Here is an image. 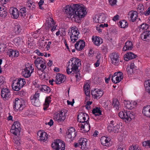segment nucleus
I'll return each instance as SVG.
<instances>
[{
    "instance_id": "nucleus-1",
    "label": "nucleus",
    "mask_w": 150,
    "mask_h": 150,
    "mask_svg": "<svg viewBox=\"0 0 150 150\" xmlns=\"http://www.w3.org/2000/svg\"><path fill=\"white\" fill-rule=\"evenodd\" d=\"M65 8V12L76 22L79 21V18L84 17L87 13L84 6L82 4H72L70 6H66Z\"/></svg>"
},
{
    "instance_id": "nucleus-2",
    "label": "nucleus",
    "mask_w": 150,
    "mask_h": 150,
    "mask_svg": "<svg viewBox=\"0 0 150 150\" xmlns=\"http://www.w3.org/2000/svg\"><path fill=\"white\" fill-rule=\"evenodd\" d=\"M70 61L72 62L71 65H69L67 67V72L68 74H71L72 72H77L78 71V67L80 61L79 60L76 58H73L71 59Z\"/></svg>"
},
{
    "instance_id": "nucleus-3",
    "label": "nucleus",
    "mask_w": 150,
    "mask_h": 150,
    "mask_svg": "<svg viewBox=\"0 0 150 150\" xmlns=\"http://www.w3.org/2000/svg\"><path fill=\"white\" fill-rule=\"evenodd\" d=\"M34 64L38 70L42 71L46 68V62L42 57H38L35 61Z\"/></svg>"
},
{
    "instance_id": "nucleus-4",
    "label": "nucleus",
    "mask_w": 150,
    "mask_h": 150,
    "mask_svg": "<svg viewBox=\"0 0 150 150\" xmlns=\"http://www.w3.org/2000/svg\"><path fill=\"white\" fill-rule=\"evenodd\" d=\"M51 146L55 150H64L65 147L64 142L60 139L55 140Z\"/></svg>"
},
{
    "instance_id": "nucleus-5",
    "label": "nucleus",
    "mask_w": 150,
    "mask_h": 150,
    "mask_svg": "<svg viewBox=\"0 0 150 150\" xmlns=\"http://www.w3.org/2000/svg\"><path fill=\"white\" fill-rule=\"evenodd\" d=\"M67 111L65 110H61L54 115V119L57 121L58 122L63 121L66 118L65 114Z\"/></svg>"
},
{
    "instance_id": "nucleus-6",
    "label": "nucleus",
    "mask_w": 150,
    "mask_h": 150,
    "mask_svg": "<svg viewBox=\"0 0 150 150\" xmlns=\"http://www.w3.org/2000/svg\"><path fill=\"white\" fill-rule=\"evenodd\" d=\"M13 103L14 104L13 106L14 109L20 111L23 110L25 107L24 102L21 99H19L18 98H16Z\"/></svg>"
},
{
    "instance_id": "nucleus-7",
    "label": "nucleus",
    "mask_w": 150,
    "mask_h": 150,
    "mask_svg": "<svg viewBox=\"0 0 150 150\" xmlns=\"http://www.w3.org/2000/svg\"><path fill=\"white\" fill-rule=\"evenodd\" d=\"M20 126L21 125L19 122H15L12 126L11 132L14 134H19L21 130Z\"/></svg>"
},
{
    "instance_id": "nucleus-8",
    "label": "nucleus",
    "mask_w": 150,
    "mask_h": 150,
    "mask_svg": "<svg viewBox=\"0 0 150 150\" xmlns=\"http://www.w3.org/2000/svg\"><path fill=\"white\" fill-rule=\"evenodd\" d=\"M78 125L79 127L81 128L80 129L81 130L82 129H83L82 131H81L83 133L88 132L91 127L88 120H87L86 122H83V123H79Z\"/></svg>"
},
{
    "instance_id": "nucleus-9",
    "label": "nucleus",
    "mask_w": 150,
    "mask_h": 150,
    "mask_svg": "<svg viewBox=\"0 0 150 150\" xmlns=\"http://www.w3.org/2000/svg\"><path fill=\"white\" fill-rule=\"evenodd\" d=\"M118 125L114 123L113 120L110 122V123L107 127V129L109 132H113L114 133H117L118 132Z\"/></svg>"
},
{
    "instance_id": "nucleus-10",
    "label": "nucleus",
    "mask_w": 150,
    "mask_h": 150,
    "mask_svg": "<svg viewBox=\"0 0 150 150\" xmlns=\"http://www.w3.org/2000/svg\"><path fill=\"white\" fill-rule=\"evenodd\" d=\"M75 131V129L72 127L70 128L66 132V138L70 139L71 140L69 141L73 140L74 138L76 137V134Z\"/></svg>"
},
{
    "instance_id": "nucleus-11",
    "label": "nucleus",
    "mask_w": 150,
    "mask_h": 150,
    "mask_svg": "<svg viewBox=\"0 0 150 150\" xmlns=\"http://www.w3.org/2000/svg\"><path fill=\"white\" fill-rule=\"evenodd\" d=\"M106 16L103 13H100L97 16H96L93 18V21L97 23H103L106 18Z\"/></svg>"
},
{
    "instance_id": "nucleus-12",
    "label": "nucleus",
    "mask_w": 150,
    "mask_h": 150,
    "mask_svg": "<svg viewBox=\"0 0 150 150\" xmlns=\"http://www.w3.org/2000/svg\"><path fill=\"white\" fill-rule=\"evenodd\" d=\"M1 88V97L4 100L8 99L11 95L10 90L7 88Z\"/></svg>"
},
{
    "instance_id": "nucleus-13",
    "label": "nucleus",
    "mask_w": 150,
    "mask_h": 150,
    "mask_svg": "<svg viewBox=\"0 0 150 150\" xmlns=\"http://www.w3.org/2000/svg\"><path fill=\"white\" fill-rule=\"evenodd\" d=\"M91 94L94 96V98L96 99H99L103 95V92L101 89H94L91 91Z\"/></svg>"
},
{
    "instance_id": "nucleus-14",
    "label": "nucleus",
    "mask_w": 150,
    "mask_h": 150,
    "mask_svg": "<svg viewBox=\"0 0 150 150\" xmlns=\"http://www.w3.org/2000/svg\"><path fill=\"white\" fill-rule=\"evenodd\" d=\"M88 120L89 119V116L88 114L84 112H80L78 115V121L80 122L79 123H83L86 121V119Z\"/></svg>"
},
{
    "instance_id": "nucleus-15",
    "label": "nucleus",
    "mask_w": 150,
    "mask_h": 150,
    "mask_svg": "<svg viewBox=\"0 0 150 150\" xmlns=\"http://www.w3.org/2000/svg\"><path fill=\"white\" fill-rule=\"evenodd\" d=\"M111 59L112 63L114 65L117 66L119 65V56L117 53H112L111 55Z\"/></svg>"
},
{
    "instance_id": "nucleus-16",
    "label": "nucleus",
    "mask_w": 150,
    "mask_h": 150,
    "mask_svg": "<svg viewBox=\"0 0 150 150\" xmlns=\"http://www.w3.org/2000/svg\"><path fill=\"white\" fill-rule=\"evenodd\" d=\"M66 79V77L65 75L58 73L56 76V84H60L64 82Z\"/></svg>"
},
{
    "instance_id": "nucleus-17",
    "label": "nucleus",
    "mask_w": 150,
    "mask_h": 150,
    "mask_svg": "<svg viewBox=\"0 0 150 150\" xmlns=\"http://www.w3.org/2000/svg\"><path fill=\"white\" fill-rule=\"evenodd\" d=\"M141 38L143 40L146 42H150V31H145L141 35Z\"/></svg>"
},
{
    "instance_id": "nucleus-18",
    "label": "nucleus",
    "mask_w": 150,
    "mask_h": 150,
    "mask_svg": "<svg viewBox=\"0 0 150 150\" xmlns=\"http://www.w3.org/2000/svg\"><path fill=\"white\" fill-rule=\"evenodd\" d=\"M138 17V13L136 11H129L128 14V17L130 18L129 21L133 22L135 21Z\"/></svg>"
},
{
    "instance_id": "nucleus-19",
    "label": "nucleus",
    "mask_w": 150,
    "mask_h": 150,
    "mask_svg": "<svg viewBox=\"0 0 150 150\" xmlns=\"http://www.w3.org/2000/svg\"><path fill=\"white\" fill-rule=\"evenodd\" d=\"M85 46V42L83 40H80L76 42L74 47L77 50L80 51L83 49Z\"/></svg>"
},
{
    "instance_id": "nucleus-20",
    "label": "nucleus",
    "mask_w": 150,
    "mask_h": 150,
    "mask_svg": "<svg viewBox=\"0 0 150 150\" xmlns=\"http://www.w3.org/2000/svg\"><path fill=\"white\" fill-rule=\"evenodd\" d=\"M37 135L39 137V140L41 141H46L47 140V134L45 132H43L42 131H39L37 133Z\"/></svg>"
},
{
    "instance_id": "nucleus-21",
    "label": "nucleus",
    "mask_w": 150,
    "mask_h": 150,
    "mask_svg": "<svg viewBox=\"0 0 150 150\" xmlns=\"http://www.w3.org/2000/svg\"><path fill=\"white\" fill-rule=\"evenodd\" d=\"M9 12L12 15L13 18L15 19H17L19 15L18 9L15 8H11L9 10Z\"/></svg>"
},
{
    "instance_id": "nucleus-22",
    "label": "nucleus",
    "mask_w": 150,
    "mask_h": 150,
    "mask_svg": "<svg viewBox=\"0 0 150 150\" xmlns=\"http://www.w3.org/2000/svg\"><path fill=\"white\" fill-rule=\"evenodd\" d=\"M87 139L83 138L80 139L79 140V146H81V148L83 150L86 149L87 148L86 142Z\"/></svg>"
},
{
    "instance_id": "nucleus-23",
    "label": "nucleus",
    "mask_w": 150,
    "mask_h": 150,
    "mask_svg": "<svg viewBox=\"0 0 150 150\" xmlns=\"http://www.w3.org/2000/svg\"><path fill=\"white\" fill-rule=\"evenodd\" d=\"M133 45L132 42L128 41L125 43V46L123 48V50L125 51L126 50H130L133 48Z\"/></svg>"
},
{
    "instance_id": "nucleus-24",
    "label": "nucleus",
    "mask_w": 150,
    "mask_h": 150,
    "mask_svg": "<svg viewBox=\"0 0 150 150\" xmlns=\"http://www.w3.org/2000/svg\"><path fill=\"white\" fill-rule=\"evenodd\" d=\"M137 57V55L134 54L132 52H129L124 56L125 60L126 61H128L129 60L131 59L135 58Z\"/></svg>"
},
{
    "instance_id": "nucleus-25",
    "label": "nucleus",
    "mask_w": 150,
    "mask_h": 150,
    "mask_svg": "<svg viewBox=\"0 0 150 150\" xmlns=\"http://www.w3.org/2000/svg\"><path fill=\"white\" fill-rule=\"evenodd\" d=\"M92 39L94 44L97 46H99L103 42V39L98 37L96 36L95 38H92Z\"/></svg>"
},
{
    "instance_id": "nucleus-26",
    "label": "nucleus",
    "mask_w": 150,
    "mask_h": 150,
    "mask_svg": "<svg viewBox=\"0 0 150 150\" xmlns=\"http://www.w3.org/2000/svg\"><path fill=\"white\" fill-rule=\"evenodd\" d=\"M38 88L40 91L42 92H45L47 93H49L51 91L50 88L45 85H39Z\"/></svg>"
},
{
    "instance_id": "nucleus-27",
    "label": "nucleus",
    "mask_w": 150,
    "mask_h": 150,
    "mask_svg": "<svg viewBox=\"0 0 150 150\" xmlns=\"http://www.w3.org/2000/svg\"><path fill=\"white\" fill-rule=\"evenodd\" d=\"M46 20L45 24L49 28H52L53 25L54 23V20L50 17H49L47 18Z\"/></svg>"
},
{
    "instance_id": "nucleus-28",
    "label": "nucleus",
    "mask_w": 150,
    "mask_h": 150,
    "mask_svg": "<svg viewBox=\"0 0 150 150\" xmlns=\"http://www.w3.org/2000/svg\"><path fill=\"white\" fill-rule=\"evenodd\" d=\"M32 73H30V70L28 69L27 67L23 70L22 72V75L25 78H28L29 77Z\"/></svg>"
},
{
    "instance_id": "nucleus-29",
    "label": "nucleus",
    "mask_w": 150,
    "mask_h": 150,
    "mask_svg": "<svg viewBox=\"0 0 150 150\" xmlns=\"http://www.w3.org/2000/svg\"><path fill=\"white\" fill-rule=\"evenodd\" d=\"M78 29L76 27H72L71 28V32H68L69 35H72L75 37H78L79 34V33L77 30Z\"/></svg>"
},
{
    "instance_id": "nucleus-30",
    "label": "nucleus",
    "mask_w": 150,
    "mask_h": 150,
    "mask_svg": "<svg viewBox=\"0 0 150 150\" xmlns=\"http://www.w3.org/2000/svg\"><path fill=\"white\" fill-rule=\"evenodd\" d=\"M142 112L144 115L149 117L150 116V106L147 105L144 107Z\"/></svg>"
},
{
    "instance_id": "nucleus-31",
    "label": "nucleus",
    "mask_w": 150,
    "mask_h": 150,
    "mask_svg": "<svg viewBox=\"0 0 150 150\" xmlns=\"http://www.w3.org/2000/svg\"><path fill=\"white\" fill-rule=\"evenodd\" d=\"M108 138L105 137H101L100 141L101 144L103 146H107L109 145V142Z\"/></svg>"
},
{
    "instance_id": "nucleus-32",
    "label": "nucleus",
    "mask_w": 150,
    "mask_h": 150,
    "mask_svg": "<svg viewBox=\"0 0 150 150\" xmlns=\"http://www.w3.org/2000/svg\"><path fill=\"white\" fill-rule=\"evenodd\" d=\"M51 97L50 96L46 97V98L45 103L44 105L43 109L44 110H47L49 106V105L51 102Z\"/></svg>"
},
{
    "instance_id": "nucleus-33",
    "label": "nucleus",
    "mask_w": 150,
    "mask_h": 150,
    "mask_svg": "<svg viewBox=\"0 0 150 150\" xmlns=\"http://www.w3.org/2000/svg\"><path fill=\"white\" fill-rule=\"evenodd\" d=\"M90 85L88 84H86L83 87L84 90L85 94L87 96H89L90 90L89 89Z\"/></svg>"
},
{
    "instance_id": "nucleus-34",
    "label": "nucleus",
    "mask_w": 150,
    "mask_h": 150,
    "mask_svg": "<svg viewBox=\"0 0 150 150\" xmlns=\"http://www.w3.org/2000/svg\"><path fill=\"white\" fill-rule=\"evenodd\" d=\"M127 112L121 111L118 113V115L120 118L123 119L126 121L127 120L126 118H127Z\"/></svg>"
},
{
    "instance_id": "nucleus-35",
    "label": "nucleus",
    "mask_w": 150,
    "mask_h": 150,
    "mask_svg": "<svg viewBox=\"0 0 150 150\" xmlns=\"http://www.w3.org/2000/svg\"><path fill=\"white\" fill-rule=\"evenodd\" d=\"M100 108H99L98 107L95 108H94L92 110V113L96 116L100 115H101V112L100 110Z\"/></svg>"
},
{
    "instance_id": "nucleus-36",
    "label": "nucleus",
    "mask_w": 150,
    "mask_h": 150,
    "mask_svg": "<svg viewBox=\"0 0 150 150\" xmlns=\"http://www.w3.org/2000/svg\"><path fill=\"white\" fill-rule=\"evenodd\" d=\"M20 16L23 18H25L26 16V8L24 7L20 9Z\"/></svg>"
},
{
    "instance_id": "nucleus-37",
    "label": "nucleus",
    "mask_w": 150,
    "mask_h": 150,
    "mask_svg": "<svg viewBox=\"0 0 150 150\" xmlns=\"http://www.w3.org/2000/svg\"><path fill=\"white\" fill-rule=\"evenodd\" d=\"M120 26L121 28H125L128 26V23L125 20H123L119 22Z\"/></svg>"
},
{
    "instance_id": "nucleus-38",
    "label": "nucleus",
    "mask_w": 150,
    "mask_h": 150,
    "mask_svg": "<svg viewBox=\"0 0 150 150\" xmlns=\"http://www.w3.org/2000/svg\"><path fill=\"white\" fill-rule=\"evenodd\" d=\"M12 89L15 91H18L22 88L20 85H17L16 83H12Z\"/></svg>"
},
{
    "instance_id": "nucleus-39",
    "label": "nucleus",
    "mask_w": 150,
    "mask_h": 150,
    "mask_svg": "<svg viewBox=\"0 0 150 150\" xmlns=\"http://www.w3.org/2000/svg\"><path fill=\"white\" fill-rule=\"evenodd\" d=\"M113 105L114 107L117 109V110H119L120 107V105L119 101L116 99L113 101Z\"/></svg>"
},
{
    "instance_id": "nucleus-40",
    "label": "nucleus",
    "mask_w": 150,
    "mask_h": 150,
    "mask_svg": "<svg viewBox=\"0 0 150 150\" xmlns=\"http://www.w3.org/2000/svg\"><path fill=\"white\" fill-rule=\"evenodd\" d=\"M14 30L16 33H18L21 32V26L18 24H16L13 27Z\"/></svg>"
},
{
    "instance_id": "nucleus-41",
    "label": "nucleus",
    "mask_w": 150,
    "mask_h": 150,
    "mask_svg": "<svg viewBox=\"0 0 150 150\" xmlns=\"http://www.w3.org/2000/svg\"><path fill=\"white\" fill-rule=\"evenodd\" d=\"M6 82L5 78L2 76H0V88H3Z\"/></svg>"
},
{
    "instance_id": "nucleus-42",
    "label": "nucleus",
    "mask_w": 150,
    "mask_h": 150,
    "mask_svg": "<svg viewBox=\"0 0 150 150\" xmlns=\"http://www.w3.org/2000/svg\"><path fill=\"white\" fill-rule=\"evenodd\" d=\"M127 120L128 121H130L132 119L134 118V116L133 114L129 111H127Z\"/></svg>"
},
{
    "instance_id": "nucleus-43",
    "label": "nucleus",
    "mask_w": 150,
    "mask_h": 150,
    "mask_svg": "<svg viewBox=\"0 0 150 150\" xmlns=\"http://www.w3.org/2000/svg\"><path fill=\"white\" fill-rule=\"evenodd\" d=\"M32 104L35 106H38L40 104L39 99H31Z\"/></svg>"
},
{
    "instance_id": "nucleus-44",
    "label": "nucleus",
    "mask_w": 150,
    "mask_h": 150,
    "mask_svg": "<svg viewBox=\"0 0 150 150\" xmlns=\"http://www.w3.org/2000/svg\"><path fill=\"white\" fill-rule=\"evenodd\" d=\"M133 103L132 101L131 102L127 101L126 102V103H125V105L127 108L131 110L134 108L133 106L132 105V104Z\"/></svg>"
},
{
    "instance_id": "nucleus-45",
    "label": "nucleus",
    "mask_w": 150,
    "mask_h": 150,
    "mask_svg": "<svg viewBox=\"0 0 150 150\" xmlns=\"http://www.w3.org/2000/svg\"><path fill=\"white\" fill-rule=\"evenodd\" d=\"M6 44L4 43L1 44L0 45V52H3L7 50Z\"/></svg>"
},
{
    "instance_id": "nucleus-46",
    "label": "nucleus",
    "mask_w": 150,
    "mask_h": 150,
    "mask_svg": "<svg viewBox=\"0 0 150 150\" xmlns=\"http://www.w3.org/2000/svg\"><path fill=\"white\" fill-rule=\"evenodd\" d=\"M119 73L120 74H119L118 75H117V76L116 77V80L115 83H119L121 81V80L123 78V77L122 76V73Z\"/></svg>"
},
{
    "instance_id": "nucleus-47",
    "label": "nucleus",
    "mask_w": 150,
    "mask_h": 150,
    "mask_svg": "<svg viewBox=\"0 0 150 150\" xmlns=\"http://www.w3.org/2000/svg\"><path fill=\"white\" fill-rule=\"evenodd\" d=\"M144 85L146 90H149L150 88V80H148L145 81Z\"/></svg>"
},
{
    "instance_id": "nucleus-48",
    "label": "nucleus",
    "mask_w": 150,
    "mask_h": 150,
    "mask_svg": "<svg viewBox=\"0 0 150 150\" xmlns=\"http://www.w3.org/2000/svg\"><path fill=\"white\" fill-rule=\"evenodd\" d=\"M18 79L19 82V85L22 88L26 83L25 79L21 78H20Z\"/></svg>"
},
{
    "instance_id": "nucleus-49",
    "label": "nucleus",
    "mask_w": 150,
    "mask_h": 150,
    "mask_svg": "<svg viewBox=\"0 0 150 150\" xmlns=\"http://www.w3.org/2000/svg\"><path fill=\"white\" fill-rule=\"evenodd\" d=\"M140 26L141 27L140 28H141L143 30H145L149 28V25L146 23H143L139 26V28H140Z\"/></svg>"
},
{
    "instance_id": "nucleus-50",
    "label": "nucleus",
    "mask_w": 150,
    "mask_h": 150,
    "mask_svg": "<svg viewBox=\"0 0 150 150\" xmlns=\"http://www.w3.org/2000/svg\"><path fill=\"white\" fill-rule=\"evenodd\" d=\"M7 15V12L6 11V9L0 11V16L3 18H5Z\"/></svg>"
},
{
    "instance_id": "nucleus-51",
    "label": "nucleus",
    "mask_w": 150,
    "mask_h": 150,
    "mask_svg": "<svg viewBox=\"0 0 150 150\" xmlns=\"http://www.w3.org/2000/svg\"><path fill=\"white\" fill-rule=\"evenodd\" d=\"M15 51L13 50L12 49H10L7 52V54L9 55V57H11V56L14 57Z\"/></svg>"
},
{
    "instance_id": "nucleus-52",
    "label": "nucleus",
    "mask_w": 150,
    "mask_h": 150,
    "mask_svg": "<svg viewBox=\"0 0 150 150\" xmlns=\"http://www.w3.org/2000/svg\"><path fill=\"white\" fill-rule=\"evenodd\" d=\"M143 146L145 147L149 146L150 147V140H148L147 141H144L143 142Z\"/></svg>"
},
{
    "instance_id": "nucleus-53",
    "label": "nucleus",
    "mask_w": 150,
    "mask_h": 150,
    "mask_svg": "<svg viewBox=\"0 0 150 150\" xmlns=\"http://www.w3.org/2000/svg\"><path fill=\"white\" fill-rule=\"evenodd\" d=\"M79 71L78 70V71H77V73L75 72H72V74H73L74 73H75L76 74L75 75V76L76 78V81H79V79H80L81 78V76H80V75L79 73Z\"/></svg>"
},
{
    "instance_id": "nucleus-54",
    "label": "nucleus",
    "mask_w": 150,
    "mask_h": 150,
    "mask_svg": "<svg viewBox=\"0 0 150 150\" xmlns=\"http://www.w3.org/2000/svg\"><path fill=\"white\" fill-rule=\"evenodd\" d=\"M126 70L128 74H131L134 72V70L128 67L127 68Z\"/></svg>"
},
{
    "instance_id": "nucleus-55",
    "label": "nucleus",
    "mask_w": 150,
    "mask_h": 150,
    "mask_svg": "<svg viewBox=\"0 0 150 150\" xmlns=\"http://www.w3.org/2000/svg\"><path fill=\"white\" fill-rule=\"evenodd\" d=\"M70 35V38L71 39V41L73 42H74L78 39V37L73 36L72 35Z\"/></svg>"
},
{
    "instance_id": "nucleus-56",
    "label": "nucleus",
    "mask_w": 150,
    "mask_h": 150,
    "mask_svg": "<svg viewBox=\"0 0 150 150\" xmlns=\"http://www.w3.org/2000/svg\"><path fill=\"white\" fill-rule=\"evenodd\" d=\"M129 150H141L140 148H138V146L137 145L133 146H131L129 147Z\"/></svg>"
},
{
    "instance_id": "nucleus-57",
    "label": "nucleus",
    "mask_w": 150,
    "mask_h": 150,
    "mask_svg": "<svg viewBox=\"0 0 150 150\" xmlns=\"http://www.w3.org/2000/svg\"><path fill=\"white\" fill-rule=\"evenodd\" d=\"M110 5L112 6H113L116 4L117 0H108Z\"/></svg>"
},
{
    "instance_id": "nucleus-58",
    "label": "nucleus",
    "mask_w": 150,
    "mask_h": 150,
    "mask_svg": "<svg viewBox=\"0 0 150 150\" xmlns=\"http://www.w3.org/2000/svg\"><path fill=\"white\" fill-rule=\"evenodd\" d=\"M85 69L86 71L89 72V71L91 70L90 65L88 64H86L85 68Z\"/></svg>"
},
{
    "instance_id": "nucleus-59",
    "label": "nucleus",
    "mask_w": 150,
    "mask_h": 150,
    "mask_svg": "<svg viewBox=\"0 0 150 150\" xmlns=\"http://www.w3.org/2000/svg\"><path fill=\"white\" fill-rule=\"evenodd\" d=\"M34 66L30 64L29 65V66L28 67H27L28 69H29L30 71H31V73L33 72L34 71Z\"/></svg>"
},
{
    "instance_id": "nucleus-60",
    "label": "nucleus",
    "mask_w": 150,
    "mask_h": 150,
    "mask_svg": "<svg viewBox=\"0 0 150 150\" xmlns=\"http://www.w3.org/2000/svg\"><path fill=\"white\" fill-rule=\"evenodd\" d=\"M137 11L139 13H140V15H143L144 13V8H142V9L138 8L137 9Z\"/></svg>"
},
{
    "instance_id": "nucleus-61",
    "label": "nucleus",
    "mask_w": 150,
    "mask_h": 150,
    "mask_svg": "<svg viewBox=\"0 0 150 150\" xmlns=\"http://www.w3.org/2000/svg\"><path fill=\"white\" fill-rule=\"evenodd\" d=\"M26 3V5L29 8H31L30 7H31V6L33 4V2H32V1H31V0H28L27 1Z\"/></svg>"
},
{
    "instance_id": "nucleus-62",
    "label": "nucleus",
    "mask_w": 150,
    "mask_h": 150,
    "mask_svg": "<svg viewBox=\"0 0 150 150\" xmlns=\"http://www.w3.org/2000/svg\"><path fill=\"white\" fill-rule=\"evenodd\" d=\"M14 41L15 43L18 45L21 42V40L19 38H17L14 39Z\"/></svg>"
},
{
    "instance_id": "nucleus-63",
    "label": "nucleus",
    "mask_w": 150,
    "mask_h": 150,
    "mask_svg": "<svg viewBox=\"0 0 150 150\" xmlns=\"http://www.w3.org/2000/svg\"><path fill=\"white\" fill-rule=\"evenodd\" d=\"M150 13V6L147 9L146 11L144 12V15L146 16L149 15Z\"/></svg>"
},
{
    "instance_id": "nucleus-64",
    "label": "nucleus",
    "mask_w": 150,
    "mask_h": 150,
    "mask_svg": "<svg viewBox=\"0 0 150 150\" xmlns=\"http://www.w3.org/2000/svg\"><path fill=\"white\" fill-rule=\"evenodd\" d=\"M35 52L39 56H42L44 55L43 54L40 52L39 50H36Z\"/></svg>"
}]
</instances>
